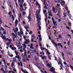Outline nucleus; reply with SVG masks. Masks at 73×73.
<instances>
[{
	"label": "nucleus",
	"instance_id": "f257e3e1",
	"mask_svg": "<svg viewBox=\"0 0 73 73\" xmlns=\"http://www.w3.org/2000/svg\"><path fill=\"white\" fill-rule=\"evenodd\" d=\"M16 58H17L18 59V61H20V60H21V58L20 57V56L18 55L17 56H15V58H13V61H16Z\"/></svg>",
	"mask_w": 73,
	"mask_h": 73
},
{
	"label": "nucleus",
	"instance_id": "f03ea898",
	"mask_svg": "<svg viewBox=\"0 0 73 73\" xmlns=\"http://www.w3.org/2000/svg\"><path fill=\"white\" fill-rule=\"evenodd\" d=\"M59 62H58V65H60H60H61L62 66H63V65L62 64V63L61 59V58H59Z\"/></svg>",
	"mask_w": 73,
	"mask_h": 73
},
{
	"label": "nucleus",
	"instance_id": "7ed1b4c3",
	"mask_svg": "<svg viewBox=\"0 0 73 73\" xmlns=\"http://www.w3.org/2000/svg\"><path fill=\"white\" fill-rule=\"evenodd\" d=\"M15 27H17V24H18V21L17 20V19H16L15 20Z\"/></svg>",
	"mask_w": 73,
	"mask_h": 73
},
{
	"label": "nucleus",
	"instance_id": "20e7f679",
	"mask_svg": "<svg viewBox=\"0 0 73 73\" xmlns=\"http://www.w3.org/2000/svg\"><path fill=\"white\" fill-rule=\"evenodd\" d=\"M39 24V22H38L37 23V27H39V30H41V26H40V25L38 24Z\"/></svg>",
	"mask_w": 73,
	"mask_h": 73
},
{
	"label": "nucleus",
	"instance_id": "39448f33",
	"mask_svg": "<svg viewBox=\"0 0 73 73\" xmlns=\"http://www.w3.org/2000/svg\"><path fill=\"white\" fill-rule=\"evenodd\" d=\"M28 19H29V20H32V19L31 18V14H29V17H27Z\"/></svg>",
	"mask_w": 73,
	"mask_h": 73
},
{
	"label": "nucleus",
	"instance_id": "423d86ee",
	"mask_svg": "<svg viewBox=\"0 0 73 73\" xmlns=\"http://www.w3.org/2000/svg\"><path fill=\"white\" fill-rule=\"evenodd\" d=\"M12 17L11 18L12 19H13V21H14V20H15V17H14L13 16V15H12V14H11L10 15V17Z\"/></svg>",
	"mask_w": 73,
	"mask_h": 73
},
{
	"label": "nucleus",
	"instance_id": "0eeeda50",
	"mask_svg": "<svg viewBox=\"0 0 73 73\" xmlns=\"http://www.w3.org/2000/svg\"><path fill=\"white\" fill-rule=\"evenodd\" d=\"M50 72H52L53 71H54V70L53 69V67H52V68L50 70Z\"/></svg>",
	"mask_w": 73,
	"mask_h": 73
},
{
	"label": "nucleus",
	"instance_id": "6e6552de",
	"mask_svg": "<svg viewBox=\"0 0 73 73\" xmlns=\"http://www.w3.org/2000/svg\"><path fill=\"white\" fill-rule=\"evenodd\" d=\"M42 59H43V60H44V58L45 60H46V57L45 56H42Z\"/></svg>",
	"mask_w": 73,
	"mask_h": 73
},
{
	"label": "nucleus",
	"instance_id": "1a4fd4ad",
	"mask_svg": "<svg viewBox=\"0 0 73 73\" xmlns=\"http://www.w3.org/2000/svg\"><path fill=\"white\" fill-rule=\"evenodd\" d=\"M41 20V18L39 17L38 18V20L37 19L36 21H38V23L39 22V23H40V20Z\"/></svg>",
	"mask_w": 73,
	"mask_h": 73
},
{
	"label": "nucleus",
	"instance_id": "9d476101",
	"mask_svg": "<svg viewBox=\"0 0 73 73\" xmlns=\"http://www.w3.org/2000/svg\"><path fill=\"white\" fill-rule=\"evenodd\" d=\"M67 53L69 55H72V54H71V52H67Z\"/></svg>",
	"mask_w": 73,
	"mask_h": 73
},
{
	"label": "nucleus",
	"instance_id": "9b49d317",
	"mask_svg": "<svg viewBox=\"0 0 73 73\" xmlns=\"http://www.w3.org/2000/svg\"><path fill=\"white\" fill-rule=\"evenodd\" d=\"M34 58L35 61H36V60H37V56H35Z\"/></svg>",
	"mask_w": 73,
	"mask_h": 73
},
{
	"label": "nucleus",
	"instance_id": "f8f14e48",
	"mask_svg": "<svg viewBox=\"0 0 73 73\" xmlns=\"http://www.w3.org/2000/svg\"><path fill=\"white\" fill-rule=\"evenodd\" d=\"M2 38L3 39V40H5V39H6V37H5V35H4L3 37V36Z\"/></svg>",
	"mask_w": 73,
	"mask_h": 73
},
{
	"label": "nucleus",
	"instance_id": "ddd939ff",
	"mask_svg": "<svg viewBox=\"0 0 73 73\" xmlns=\"http://www.w3.org/2000/svg\"><path fill=\"white\" fill-rule=\"evenodd\" d=\"M67 45L68 46H70V41H68V42L67 43Z\"/></svg>",
	"mask_w": 73,
	"mask_h": 73
},
{
	"label": "nucleus",
	"instance_id": "4468645a",
	"mask_svg": "<svg viewBox=\"0 0 73 73\" xmlns=\"http://www.w3.org/2000/svg\"><path fill=\"white\" fill-rule=\"evenodd\" d=\"M14 69H13V70L15 72H17V70H16V69H15V67H14Z\"/></svg>",
	"mask_w": 73,
	"mask_h": 73
},
{
	"label": "nucleus",
	"instance_id": "2eb2a0df",
	"mask_svg": "<svg viewBox=\"0 0 73 73\" xmlns=\"http://www.w3.org/2000/svg\"><path fill=\"white\" fill-rule=\"evenodd\" d=\"M35 37V35H33L31 36V39H34Z\"/></svg>",
	"mask_w": 73,
	"mask_h": 73
},
{
	"label": "nucleus",
	"instance_id": "dca6fc26",
	"mask_svg": "<svg viewBox=\"0 0 73 73\" xmlns=\"http://www.w3.org/2000/svg\"><path fill=\"white\" fill-rule=\"evenodd\" d=\"M29 27V25H28L27 26L25 27V29H26V30H27L28 29Z\"/></svg>",
	"mask_w": 73,
	"mask_h": 73
},
{
	"label": "nucleus",
	"instance_id": "f3484780",
	"mask_svg": "<svg viewBox=\"0 0 73 73\" xmlns=\"http://www.w3.org/2000/svg\"><path fill=\"white\" fill-rule=\"evenodd\" d=\"M68 25H69V26H70V27H71L72 26V25H71V23L68 22Z\"/></svg>",
	"mask_w": 73,
	"mask_h": 73
},
{
	"label": "nucleus",
	"instance_id": "a211bd4d",
	"mask_svg": "<svg viewBox=\"0 0 73 73\" xmlns=\"http://www.w3.org/2000/svg\"><path fill=\"white\" fill-rule=\"evenodd\" d=\"M66 14L65 13H63V15L64 16L63 17H65V16H66Z\"/></svg>",
	"mask_w": 73,
	"mask_h": 73
},
{
	"label": "nucleus",
	"instance_id": "6ab92c4d",
	"mask_svg": "<svg viewBox=\"0 0 73 73\" xmlns=\"http://www.w3.org/2000/svg\"><path fill=\"white\" fill-rule=\"evenodd\" d=\"M47 65L48 67H51V65L49 64H47Z\"/></svg>",
	"mask_w": 73,
	"mask_h": 73
},
{
	"label": "nucleus",
	"instance_id": "aec40b11",
	"mask_svg": "<svg viewBox=\"0 0 73 73\" xmlns=\"http://www.w3.org/2000/svg\"><path fill=\"white\" fill-rule=\"evenodd\" d=\"M2 23L3 22H2V21H1V18H0V24L1 25Z\"/></svg>",
	"mask_w": 73,
	"mask_h": 73
},
{
	"label": "nucleus",
	"instance_id": "412c9836",
	"mask_svg": "<svg viewBox=\"0 0 73 73\" xmlns=\"http://www.w3.org/2000/svg\"><path fill=\"white\" fill-rule=\"evenodd\" d=\"M64 65H66L67 66H68V64H67V63L66 62H64Z\"/></svg>",
	"mask_w": 73,
	"mask_h": 73
},
{
	"label": "nucleus",
	"instance_id": "4be33fe9",
	"mask_svg": "<svg viewBox=\"0 0 73 73\" xmlns=\"http://www.w3.org/2000/svg\"><path fill=\"white\" fill-rule=\"evenodd\" d=\"M20 7L21 8H23V6L21 4H20Z\"/></svg>",
	"mask_w": 73,
	"mask_h": 73
},
{
	"label": "nucleus",
	"instance_id": "5701e85b",
	"mask_svg": "<svg viewBox=\"0 0 73 73\" xmlns=\"http://www.w3.org/2000/svg\"><path fill=\"white\" fill-rule=\"evenodd\" d=\"M70 68H71V69L72 70H73V67L72 66H71V65H70Z\"/></svg>",
	"mask_w": 73,
	"mask_h": 73
},
{
	"label": "nucleus",
	"instance_id": "b1692460",
	"mask_svg": "<svg viewBox=\"0 0 73 73\" xmlns=\"http://www.w3.org/2000/svg\"><path fill=\"white\" fill-rule=\"evenodd\" d=\"M22 14L23 15H25L26 14V12H24Z\"/></svg>",
	"mask_w": 73,
	"mask_h": 73
},
{
	"label": "nucleus",
	"instance_id": "393cba45",
	"mask_svg": "<svg viewBox=\"0 0 73 73\" xmlns=\"http://www.w3.org/2000/svg\"><path fill=\"white\" fill-rule=\"evenodd\" d=\"M5 70H7V66H6V65L5 66Z\"/></svg>",
	"mask_w": 73,
	"mask_h": 73
},
{
	"label": "nucleus",
	"instance_id": "a878e982",
	"mask_svg": "<svg viewBox=\"0 0 73 73\" xmlns=\"http://www.w3.org/2000/svg\"><path fill=\"white\" fill-rule=\"evenodd\" d=\"M26 47H27V45L26 44H24V45L23 46V48H26Z\"/></svg>",
	"mask_w": 73,
	"mask_h": 73
},
{
	"label": "nucleus",
	"instance_id": "bb28decb",
	"mask_svg": "<svg viewBox=\"0 0 73 73\" xmlns=\"http://www.w3.org/2000/svg\"><path fill=\"white\" fill-rule=\"evenodd\" d=\"M48 58H49V60H52V58H51V56H50L49 55L48 56Z\"/></svg>",
	"mask_w": 73,
	"mask_h": 73
},
{
	"label": "nucleus",
	"instance_id": "cd10ccee",
	"mask_svg": "<svg viewBox=\"0 0 73 73\" xmlns=\"http://www.w3.org/2000/svg\"><path fill=\"white\" fill-rule=\"evenodd\" d=\"M16 48L15 47L13 48V49H12L13 50H16Z\"/></svg>",
	"mask_w": 73,
	"mask_h": 73
},
{
	"label": "nucleus",
	"instance_id": "c85d7f7f",
	"mask_svg": "<svg viewBox=\"0 0 73 73\" xmlns=\"http://www.w3.org/2000/svg\"><path fill=\"white\" fill-rule=\"evenodd\" d=\"M23 61L24 62H26V58L23 59Z\"/></svg>",
	"mask_w": 73,
	"mask_h": 73
},
{
	"label": "nucleus",
	"instance_id": "c756f323",
	"mask_svg": "<svg viewBox=\"0 0 73 73\" xmlns=\"http://www.w3.org/2000/svg\"><path fill=\"white\" fill-rule=\"evenodd\" d=\"M28 43H27V41H25V43H24V44H28Z\"/></svg>",
	"mask_w": 73,
	"mask_h": 73
},
{
	"label": "nucleus",
	"instance_id": "7c9ffc66",
	"mask_svg": "<svg viewBox=\"0 0 73 73\" xmlns=\"http://www.w3.org/2000/svg\"><path fill=\"white\" fill-rule=\"evenodd\" d=\"M46 12V10H44L43 11V13L44 14H45V12Z\"/></svg>",
	"mask_w": 73,
	"mask_h": 73
},
{
	"label": "nucleus",
	"instance_id": "2f4dec72",
	"mask_svg": "<svg viewBox=\"0 0 73 73\" xmlns=\"http://www.w3.org/2000/svg\"><path fill=\"white\" fill-rule=\"evenodd\" d=\"M1 29H2V30L3 31H4V29L3 28V27H1V29H0V31L1 30Z\"/></svg>",
	"mask_w": 73,
	"mask_h": 73
},
{
	"label": "nucleus",
	"instance_id": "473e14b6",
	"mask_svg": "<svg viewBox=\"0 0 73 73\" xmlns=\"http://www.w3.org/2000/svg\"><path fill=\"white\" fill-rule=\"evenodd\" d=\"M52 10H53V11L54 12V11H55V7H53L52 9Z\"/></svg>",
	"mask_w": 73,
	"mask_h": 73
},
{
	"label": "nucleus",
	"instance_id": "72a5a7b5",
	"mask_svg": "<svg viewBox=\"0 0 73 73\" xmlns=\"http://www.w3.org/2000/svg\"><path fill=\"white\" fill-rule=\"evenodd\" d=\"M14 65V63H13V62H12V63L11 66H13Z\"/></svg>",
	"mask_w": 73,
	"mask_h": 73
},
{
	"label": "nucleus",
	"instance_id": "f704fd0d",
	"mask_svg": "<svg viewBox=\"0 0 73 73\" xmlns=\"http://www.w3.org/2000/svg\"><path fill=\"white\" fill-rule=\"evenodd\" d=\"M10 48H11V49H12L13 48V46H12V45H10Z\"/></svg>",
	"mask_w": 73,
	"mask_h": 73
},
{
	"label": "nucleus",
	"instance_id": "c9c22d12",
	"mask_svg": "<svg viewBox=\"0 0 73 73\" xmlns=\"http://www.w3.org/2000/svg\"><path fill=\"white\" fill-rule=\"evenodd\" d=\"M51 42H53V43L54 44H55V42H54V40H52Z\"/></svg>",
	"mask_w": 73,
	"mask_h": 73
},
{
	"label": "nucleus",
	"instance_id": "e433bc0d",
	"mask_svg": "<svg viewBox=\"0 0 73 73\" xmlns=\"http://www.w3.org/2000/svg\"><path fill=\"white\" fill-rule=\"evenodd\" d=\"M40 41H39V46H42V44H41V43H40Z\"/></svg>",
	"mask_w": 73,
	"mask_h": 73
},
{
	"label": "nucleus",
	"instance_id": "4c0bfd02",
	"mask_svg": "<svg viewBox=\"0 0 73 73\" xmlns=\"http://www.w3.org/2000/svg\"><path fill=\"white\" fill-rule=\"evenodd\" d=\"M8 14L9 15H10L12 14V12L10 11L9 12Z\"/></svg>",
	"mask_w": 73,
	"mask_h": 73
},
{
	"label": "nucleus",
	"instance_id": "58836bf2",
	"mask_svg": "<svg viewBox=\"0 0 73 73\" xmlns=\"http://www.w3.org/2000/svg\"><path fill=\"white\" fill-rule=\"evenodd\" d=\"M20 33L21 35H23V31H21L20 32Z\"/></svg>",
	"mask_w": 73,
	"mask_h": 73
},
{
	"label": "nucleus",
	"instance_id": "ea45409f",
	"mask_svg": "<svg viewBox=\"0 0 73 73\" xmlns=\"http://www.w3.org/2000/svg\"><path fill=\"white\" fill-rule=\"evenodd\" d=\"M20 31H23V29H22V27H21L20 28Z\"/></svg>",
	"mask_w": 73,
	"mask_h": 73
},
{
	"label": "nucleus",
	"instance_id": "a19ab883",
	"mask_svg": "<svg viewBox=\"0 0 73 73\" xmlns=\"http://www.w3.org/2000/svg\"><path fill=\"white\" fill-rule=\"evenodd\" d=\"M3 35H6V32L4 31L3 32Z\"/></svg>",
	"mask_w": 73,
	"mask_h": 73
},
{
	"label": "nucleus",
	"instance_id": "79ce46f5",
	"mask_svg": "<svg viewBox=\"0 0 73 73\" xmlns=\"http://www.w3.org/2000/svg\"><path fill=\"white\" fill-rule=\"evenodd\" d=\"M1 71H3L4 70V68L3 67H2L1 69Z\"/></svg>",
	"mask_w": 73,
	"mask_h": 73
},
{
	"label": "nucleus",
	"instance_id": "37998d69",
	"mask_svg": "<svg viewBox=\"0 0 73 73\" xmlns=\"http://www.w3.org/2000/svg\"><path fill=\"white\" fill-rule=\"evenodd\" d=\"M58 37L59 38H62V37H61V35H58Z\"/></svg>",
	"mask_w": 73,
	"mask_h": 73
},
{
	"label": "nucleus",
	"instance_id": "c03bdc74",
	"mask_svg": "<svg viewBox=\"0 0 73 73\" xmlns=\"http://www.w3.org/2000/svg\"><path fill=\"white\" fill-rule=\"evenodd\" d=\"M54 45H55L56 46V47H57V43H54Z\"/></svg>",
	"mask_w": 73,
	"mask_h": 73
},
{
	"label": "nucleus",
	"instance_id": "a18cd8bd",
	"mask_svg": "<svg viewBox=\"0 0 73 73\" xmlns=\"http://www.w3.org/2000/svg\"><path fill=\"white\" fill-rule=\"evenodd\" d=\"M32 46H30V49H34V48Z\"/></svg>",
	"mask_w": 73,
	"mask_h": 73
},
{
	"label": "nucleus",
	"instance_id": "49530a36",
	"mask_svg": "<svg viewBox=\"0 0 73 73\" xmlns=\"http://www.w3.org/2000/svg\"><path fill=\"white\" fill-rule=\"evenodd\" d=\"M60 45H61V43H58L57 44L58 46H60Z\"/></svg>",
	"mask_w": 73,
	"mask_h": 73
},
{
	"label": "nucleus",
	"instance_id": "de8ad7c7",
	"mask_svg": "<svg viewBox=\"0 0 73 73\" xmlns=\"http://www.w3.org/2000/svg\"><path fill=\"white\" fill-rule=\"evenodd\" d=\"M47 54H50V52H49V51L47 52Z\"/></svg>",
	"mask_w": 73,
	"mask_h": 73
},
{
	"label": "nucleus",
	"instance_id": "09e8293b",
	"mask_svg": "<svg viewBox=\"0 0 73 73\" xmlns=\"http://www.w3.org/2000/svg\"><path fill=\"white\" fill-rule=\"evenodd\" d=\"M30 33H29V35H30V34H32V32L31 31H30Z\"/></svg>",
	"mask_w": 73,
	"mask_h": 73
},
{
	"label": "nucleus",
	"instance_id": "8fccbe9b",
	"mask_svg": "<svg viewBox=\"0 0 73 73\" xmlns=\"http://www.w3.org/2000/svg\"><path fill=\"white\" fill-rule=\"evenodd\" d=\"M49 16H53V15L51 13L50 14H49Z\"/></svg>",
	"mask_w": 73,
	"mask_h": 73
},
{
	"label": "nucleus",
	"instance_id": "3c124183",
	"mask_svg": "<svg viewBox=\"0 0 73 73\" xmlns=\"http://www.w3.org/2000/svg\"><path fill=\"white\" fill-rule=\"evenodd\" d=\"M38 37L40 38H41V35H38Z\"/></svg>",
	"mask_w": 73,
	"mask_h": 73
},
{
	"label": "nucleus",
	"instance_id": "603ef678",
	"mask_svg": "<svg viewBox=\"0 0 73 73\" xmlns=\"http://www.w3.org/2000/svg\"><path fill=\"white\" fill-rule=\"evenodd\" d=\"M36 16V18H37V19H38V18L39 17H38V14H37Z\"/></svg>",
	"mask_w": 73,
	"mask_h": 73
},
{
	"label": "nucleus",
	"instance_id": "864d4df0",
	"mask_svg": "<svg viewBox=\"0 0 73 73\" xmlns=\"http://www.w3.org/2000/svg\"><path fill=\"white\" fill-rule=\"evenodd\" d=\"M13 13H15V9H13Z\"/></svg>",
	"mask_w": 73,
	"mask_h": 73
},
{
	"label": "nucleus",
	"instance_id": "5fc2aeb1",
	"mask_svg": "<svg viewBox=\"0 0 73 73\" xmlns=\"http://www.w3.org/2000/svg\"><path fill=\"white\" fill-rule=\"evenodd\" d=\"M38 5H39V4H38V2H36V5L37 6Z\"/></svg>",
	"mask_w": 73,
	"mask_h": 73
},
{
	"label": "nucleus",
	"instance_id": "6e6d98bb",
	"mask_svg": "<svg viewBox=\"0 0 73 73\" xmlns=\"http://www.w3.org/2000/svg\"><path fill=\"white\" fill-rule=\"evenodd\" d=\"M20 52L21 53H22L23 52V50L21 49L20 50Z\"/></svg>",
	"mask_w": 73,
	"mask_h": 73
},
{
	"label": "nucleus",
	"instance_id": "4d7b16f0",
	"mask_svg": "<svg viewBox=\"0 0 73 73\" xmlns=\"http://www.w3.org/2000/svg\"><path fill=\"white\" fill-rule=\"evenodd\" d=\"M66 28H67V29H68L69 30H70V28H69L68 26L66 27Z\"/></svg>",
	"mask_w": 73,
	"mask_h": 73
},
{
	"label": "nucleus",
	"instance_id": "13d9d810",
	"mask_svg": "<svg viewBox=\"0 0 73 73\" xmlns=\"http://www.w3.org/2000/svg\"><path fill=\"white\" fill-rule=\"evenodd\" d=\"M53 24H56V22L55 21H53Z\"/></svg>",
	"mask_w": 73,
	"mask_h": 73
},
{
	"label": "nucleus",
	"instance_id": "bf43d9fd",
	"mask_svg": "<svg viewBox=\"0 0 73 73\" xmlns=\"http://www.w3.org/2000/svg\"><path fill=\"white\" fill-rule=\"evenodd\" d=\"M19 17L20 18H21L22 17H21V13H19Z\"/></svg>",
	"mask_w": 73,
	"mask_h": 73
},
{
	"label": "nucleus",
	"instance_id": "052dcab7",
	"mask_svg": "<svg viewBox=\"0 0 73 73\" xmlns=\"http://www.w3.org/2000/svg\"><path fill=\"white\" fill-rule=\"evenodd\" d=\"M52 21L53 22L54 21V18H52Z\"/></svg>",
	"mask_w": 73,
	"mask_h": 73
},
{
	"label": "nucleus",
	"instance_id": "680f3d73",
	"mask_svg": "<svg viewBox=\"0 0 73 73\" xmlns=\"http://www.w3.org/2000/svg\"><path fill=\"white\" fill-rule=\"evenodd\" d=\"M12 35L13 36H15V34H14V33H12Z\"/></svg>",
	"mask_w": 73,
	"mask_h": 73
},
{
	"label": "nucleus",
	"instance_id": "e2e57ef3",
	"mask_svg": "<svg viewBox=\"0 0 73 73\" xmlns=\"http://www.w3.org/2000/svg\"><path fill=\"white\" fill-rule=\"evenodd\" d=\"M21 63V66H23V64L22 63V62H20Z\"/></svg>",
	"mask_w": 73,
	"mask_h": 73
},
{
	"label": "nucleus",
	"instance_id": "0e129e2a",
	"mask_svg": "<svg viewBox=\"0 0 73 73\" xmlns=\"http://www.w3.org/2000/svg\"><path fill=\"white\" fill-rule=\"evenodd\" d=\"M17 31L16 30H15L14 31V32H15V34H16V35H17Z\"/></svg>",
	"mask_w": 73,
	"mask_h": 73
},
{
	"label": "nucleus",
	"instance_id": "69168bd1",
	"mask_svg": "<svg viewBox=\"0 0 73 73\" xmlns=\"http://www.w3.org/2000/svg\"><path fill=\"white\" fill-rule=\"evenodd\" d=\"M23 6H27V4H26V3H24Z\"/></svg>",
	"mask_w": 73,
	"mask_h": 73
},
{
	"label": "nucleus",
	"instance_id": "338daca9",
	"mask_svg": "<svg viewBox=\"0 0 73 73\" xmlns=\"http://www.w3.org/2000/svg\"><path fill=\"white\" fill-rule=\"evenodd\" d=\"M15 29H16L15 30L17 31H19V29H18V28H16Z\"/></svg>",
	"mask_w": 73,
	"mask_h": 73
},
{
	"label": "nucleus",
	"instance_id": "774afa93",
	"mask_svg": "<svg viewBox=\"0 0 73 73\" xmlns=\"http://www.w3.org/2000/svg\"><path fill=\"white\" fill-rule=\"evenodd\" d=\"M8 41H9V42H11V41H12V40L9 39Z\"/></svg>",
	"mask_w": 73,
	"mask_h": 73
}]
</instances>
